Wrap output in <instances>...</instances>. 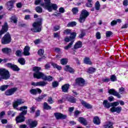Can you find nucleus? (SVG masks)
<instances>
[{
	"mask_svg": "<svg viewBox=\"0 0 128 128\" xmlns=\"http://www.w3.org/2000/svg\"><path fill=\"white\" fill-rule=\"evenodd\" d=\"M34 43L35 44H40V39H36L34 41Z\"/></svg>",
	"mask_w": 128,
	"mask_h": 128,
	"instance_id": "nucleus-62",
	"label": "nucleus"
},
{
	"mask_svg": "<svg viewBox=\"0 0 128 128\" xmlns=\"http://www.w3.org/2000/svg\"><path fill=\"white\" fill-rule=\"evenodd\" d=\"M8 30V25L6 22H5L4 26H2V28L0 30V38H2V34H6Z\"/></svg>",
	"mask_w": 128,
	"mask_h": 128,
	"instance_id": "nucleus-8",
	"label": "nucleus"
},
{
	"mask_svg": "<svg viewBox=\"0 0 128 128\" xmlns=\"http://www.w3.org/2000/svg\"><path fill=\"white\" fill-rule=\"evenodd\" d=\"M8 116H11L14 117V116H16V112H14L12 110H9L8 112Z\"/></svg>",
	"mask_w": 128,
	"mask_h": 128,
	"instance_id": "nucleus-50",
	"label": "nucleus"
},
{
	"mask_svg": "<svg viewBox=\"0 0 128 128\" xmlns=\"http://www.w3.org/2000/svg\"><path fill=\"white\" fill-rule=\"evenodd\" d=\"M52 66H54V68H57V70H62V66L58 65L52 62Z\"/></svg>",
	"mask_w": 128,
	"mask_h": 128,
	"instance_id": "nucleus-40",
	"label": "nucleus"
},
{
	"mask_svg": "<svg viewBox=\"0 0 128 128\" xmlns=\"http://www.w3.org/2000/svg\"><path fill=\"white\" fill-rule=\"evenodd\" d=\"M120 104V102H116L112 103H111V106H118Z\"/></svg>",
	"mask_w": 128,
	"mask_h": 128,
	"instance_id": "nucleus-56",
	"label": "nucleus"
},
{
	"mask_svg": "<svg viewBox=\"0 0 128 128\" xmlns=\"http://www.w3.org/2000/svg\"><path fill=\"white\" fill-rule=\"evenodd\" d=\"M45 70H50V65L48 64H47L44 66Z\"/></svg>",
	"mask_w": 128,
	"mask_h": 128,
	"instance_id": "nucleus-63",
	"label": "nucleus"
},
{
	"mask_svg": "<svg viewBox=\"0 0 128 128\" xmlns=\"http://www.w3.org/2000/svg\"><path fill=\"white\" fill-rule=\"evenodd\" d=\"M30 94H33L34 96H36L38 94H42V90L38 88H32L30 90Z\"/></svg>",
	"mask_w": 128,
	"mask_h": 128,
	"instance_id": "nucleus-18",
	"label": "nucleus"
},
{
	"mask_svg": "<svg viewBox=\"0 0 128 128\" xmlns=\"http://www.w3.org/2000/svg\"><path fill=\"white\" fill-rule=\"evenodd\" d=\"M84 64H90V66L92 64V62L90 61V59L88 57H86L84 58Z\"/></svg>",
	"mask_w": 128,
	"mask_h": 128,
	"instance_id": "nucleus-31",
	"label": "nucleus"
},
{
	"mask_svg": "<svg viewBox=\"0 0 128 128\" xmlns=\"http://www.w3.org/2000/svg\"><path fill=\"white\" fill-rule=\"evenodd\" d=\"M111 82H116V76L114 75L111 76L110 78Z\"/></svg>",
	"mask_w": 128,
	"mask_h": 128,
	"instance_id": "nucleus-52",
	"label": "nucleus"
},
{
	"mask_svg": "<svg viewBox=\"0 0 128 128\" xmlns=\"http://www.w3.org/2000/svg\"><path fill=\"white\" fill-rule=\"evenodd\" d=\"M70 88V84H66L62 86V90L63 92H68Z\"/></svg>",
	"mask_w": 128,
	"mask_h": 128,
	"instance_id": "nucleus-23",
	"label": "nucleus"
},
{
	"mask_svg": "<svg viewBox=\"0 0 128 128\" xmlns=\"http://www.w3.org/2000/svg\"><path fill=\"white\" fill-rule=\"evenodd\" d=\"M116 20H112L111 23H110V26H116Z\"/></svg>",
	"mask_w": 128,
	"mask_h": 128,
	"instance_id": "nucleus-64",
	"label": "nucleus"
},
{
	"mask_svg": "<svg viewBox=\"0 0 128 128\" xmlns=\"http://www.w3.org/2000/svg\"><path fill=\"white\" fill-rule=\"evenodd\" d=\"M2 44H8L12 42V36L10 33H7L4 35L1 40Z\"/></svg>",
	"mask_w": 128,
	"mask_h": 128,
	"instance_id": "nucleus-6",
	"label": "nucleus"
},
{
	"mask_svg": "<svg viewBox=\"0 0 128 128\" xmlns=\"http://www.w3.org/2000/svg\"><path fill=\"white\" fill-rule=\"evenodd\" d=\"M38 54L41 57L38 59V62H40L42 60H44V58H46L45 56H44V50L40 49L38 52Z\"/></svg>",
	"mask_w": 128,
	"mask_h": 128,
	"instance_id": "nucleus-19",
	"label": "nucleus"
},
{
	"mask_svg": "<svg viewBox=\"0 0 128 128\" xmlns=\"http://www.w3.org/2000/svg\"><path fill=\"white\" fill-rule=\"evenodd\" d=\"M81 104H82V106H84V108H86L90 109V108H92V106L91 104L84 102V100H82L81 101Z\"/></svg>",
	"mask_w": 128,
	"mask_h": 128,
	"instance_id": "nucleus-24",
	"label": "nucleus"
},
{
	"mask_svg": "<svg viewBox=\"0 0 128 128\" xmlns=\"http://www.w3.org/2000/svg\"><path fill=\"white\" fill-rule=\"evenodd\" d=\"M18 62L22 66H24L26 64V60H24V58H19L18 59Z\"/></svg>",
	"mask_w": 128,
	"mask_h": 128,
	"instance_id": "nucleus-37",
	"label": "nucleus"
},
{
	"mask_svg": "<svg viewBox=\"0 0 128 128\" xmlns=\"http://www.w3.org/2000/svg\"><path fill=\"white\" fill-rule=\"evenodd\" d=\"M60 62L62 66H66L68 62V59L66 58H64L60 60Z\"/></svg>",
	"mask_w": 128,
	"mask_h": 128,
	"instance_id": "nucleus-34",
	"label": "nucleus"
},
{
	"mask_svg": "<svg viewBox=\"0 0 128 128\" xmlns=\"http://www.w3.org/2000/svg\"><path fill=\"white\" fill-rule=\"evenodd\" d=\"M46 96V94H42V95L39 96L38 98H36V100L37 102H42Z\"/></svg>",
	"mask_w": 128,
	"mask_h": 128,
	"instance_id": "nucleus-33",
	"label": "nucleus"
},
{
	"mask_svg": "<svg viewBox=\"0 0 128 128\" xmlns=\"http://www.w3.org/2000/svg\"><path fill=\"white\" fill-rule=\"evenodd\" d=\"M6 66H8V68H12V70H14V72H18L20 70V68L15 64H14L12 63H8L6 64Z\"/></svg>",
	"mask_w": 128,
	"mask_h": 128,
	"instance_id": "nucleus-11",
	"label": "nucleus"
},
{
	"mask_svg": "<svg viewBox=\"0 0 128 128\" xmlns=\"http://www.w3.org/2000/svg\"><path fill=\"white\" fill-rule=\"evenodd\" d=\"M35 10L36 12H38V14H42V8L40 6H36Z\"/></svg>",
	"mask_w": 128,
	"mask_h": 128,
	"instance_id": "nucleus-43",
	"label": "nucleus"
},
{
	"mask_svg": "<svg viewBox=\"0 0 128 128\" xmlns=\"http://www.w3.org/2000/svg\"><path fill=\"white\" fill-rule=\"evenodd\" d=\"M71 32H72V30L70 29H66L64 31V34H71Z\"/></svg>",
	"mask_w": 128,
	"mask_h": 128,
	"instance_id": "nucleus-51",
	"label": "nucleus"
},
{
	"mask_svg": "<svg viewBox=\"0 0 128 128\" xmlns=\"http://www.w3.org/2000/svg\"><path fill=\"white\" fill-rule=\"evenodd\" d=\"M95 8L96 10H100V2L97 1L95 4Z\"/></svg>",
	"mask_w": 128,
	"mask_h": 128,
	"instance_id": "nucleus-44",
	"label": "nucleus"
},
{
	"mask_svg": "<svg viewBox=\"0 0 128 128\" xmlns=\"http://www.w3.org/2000/svg\"><path fill=\"white\" fill-rule=\"evenodd\" d=\"M22 50H17L15 53L16 56H22Z\"/></svg>",
	"mask_w": 128,
	"mask_h": 128,
	"instance_id": "nucleus-41",
	"label": "nucleus"
},
{
	"mask_svg": "<svg viewBox=\"0 0 128 128\" xmlns=\"http://www.w3.org/2000/svg\"><path fill=\"white\" fill-rule=\"evenodd\" d=\"M42 19L41 18H38L37 22L33 23V28L31 29V30L34 32H42Z\"/></svg>",
	"mask_w": 128,
	"mask_h": 128,
	"instance_id": "nucleus-3",
	"label": "nucleus"
},
{
	"mask_svg": "<svg viewBox=\"0 0 128 128\" xmlns=\"http://www.w3.org/2000/svg\"><path fill=\"white\" fill-rule=\"evenodd\" d=\"M124 90H124V87H121L120 88H119V92L121 94H122L124 92Z\"/></svg>",
	"mask_w": 128,
	"mask_h": 128,
	"instance_id": "nucleus-57",
	"label": "nucleus"
},
{
	"mask_svg": "<svg viewBox=\"0 0 128 128\" xmlns=\"http://www.w3.org/2000/svg\"><path fill=\"white\" fill-rule=\"evenodd\" d=\"M18 88H12L6 90L5 92V94L6 96H12V94H14V92H16Z\"/></svg>",
	"mask_w": 128,
	"mask_h": 128,
	"instance_id": "nucleus-14",
	"label": "nucleus"
},
{
	"mask_svg": "<svg viewBox=\"0 0 128 128\" xmlns=\"http://www.w3.org/2000/svg\"><path fill=\"white\" fill-rule=\"evenodd\" d=\"M43 80H48V82H52L54 80V77L48 76H46V75H44V78H43Z\"/></svg>",
	"mask_w": 128,
	"mask_h": 128,
	"instance_id": "nucleus-32",
	"label": "nucleus"
},
{
	"mask_svg": "<svg viewBox=\"0 0 128 128\" xmlns=\"http://www.w3.org/2000/svg\"><path fill=\"white\" fill-rule=\"evenodd\" d=\"M96 69L94 68H90L88 69V72L89 74H94V72H96Z\"/></svg>",
	"mask_w": 128,
	"mask_h": 128,
	"instance_id": "nucleus-45",
	"label": "nucleus"
},
{
	"mask_svg": "<svg viewBox=\"0 0 128 128\" xmlns=\"http://www.w3.org/2000/svg\"><path fill=\"white\" fill-rule=\"evenodd\" d=\"M80 114V112L79 110H77L75 111L74 116H76V118H78V114Z\"/></svg>",
	"mask_w": 128,
	"mask_h": 128,
	"instance_id": "nucleus-61",
	"label": "nucleus"
},
{
	"mask_svg": "<svg viewBox=\"0 0 128 128\" xmlns=\"http://www.w3.org/2000/svg\"><path fill=\"white\" fill-rule=\"evenodd\" d=\"M44 3H40L42 0H36L35 1V4L38 6L40 4L41 6H42L44 10H46L49 12H52V10H58V5L56 4H52L50 2V0H44Z\"/></svg>",
	"mask_w": 128,
	"mask_h": 128,
	"instance_id": "nucleus-1",
	"label": "nucleus"
},
{
	"mask_svg": "<svg viewBox=\"0 0 128 128\" xmlns=\"http://www.w3.org/2000/svg\"><path fill=\"white\" fill-rule=\"evenodd\" d=\"M16 2V0H12L7 2L6 6L8 10H12V8H14V4Z\"/></svg>",
	"mask_w": 128,
	"mask_h": 128,
	"instance_id": "nucleus-16",
	"label": "nucleus"
},
{
	"mask_svg": "<svg viewBox=\"0 0 128 128\" xmlns=\"http://www.w3.org/2000/svg\"><path fill=\"white\" fill-rule=\"evenodd\" d=\"M10 86L8 85H2L0 86V90L1 92H4L6 90H8V88Z\"/></svg>",
	"mask_w": 128,
	"mask_h": 128,
	"instance_id": "nucleus-38",
	"label": "nucleus"
},
{
	"mask_svg": "<svg viewBox=\"0 0 128 128\" xmlns=\"http://www.w3.org/2000/svg\"><path fill=\"white\" fill-rule=\"evenodd\" d=\"M90 14L86 10H84L82 11L81 14H80V17L78 19L79 22L80 23L84 22L86 21V19L88 16Z\"/></svg>",
	"mask_w": 128,
	"mask_h": 128,
	"instance_id": "nucleus-7",
	"label": "nucleus"
},
{
	"mask_svg": "<svg viewBox=\"0 0 128 128\" xmlns=\"http://www.w3.org/2000/svg\"><path fill=\"white\" fill-rule=\"evenodd\" d=\"M108 92L110 94H112V96H117L118 98H122V96H120V94L118 93V92H116L114 89H109L108 90Z\"/></svg>",
	"mask_w": 128,
	"mask_h": 128,
	"instance_id": "nucleus-12",
	"label": "nucleus"
},
{
	"mask_svg": "<svg viewBox=\"0 0 128 128\" xmlns=\"http://www.w3.org/2000/svg\"><path fill=\"white\" fill-rule=\"evenodd\" d=\"M78 120L84 126L88 125V122L86 121V118L82 117L79 118Z\"/></svg>",
	"mask_w": 128,
	"mask_h": 128,
	"instance_id": "nucleus-26",
	"label": "nucleus"
},
{
	"mask_svg": "<svg viewBox=\"0 0 128 128\" xmlns=\"http://www.w3.org/2000/svg\"><path fill=\"white\" fill-rule=\"evenodd\" d=\"M52 88H58V86L59 84L58 81H54L52 82Z\"/></svg>",
	"mask_w": 128,
	"mask_h": 128,
	"instance_id": "nucleus-49",
	"label": "nucleus"
},
{
	"mask_svg": "<svg viewBox=\"0 0 128 128\" xmlns=\"http://www.w3.org/2000/svg\"><path fill=\"white\" fill-rule=\"evenodd\" d=\"M30 48L28 46H26L24 49V56H30Z\"/></svg>",
	"mask_w": 128,
	"mask_h": 128,
	"instance_id": "nucleus-25",
	"label": "nucleus"
},
{
	"mask_svg": "<svg viewBox=\"0 0 128 128\" xmlns=\"http://www.w3.org/2000/svg\"><path fill=\"white\" fill-rule=\"evenodd\" d=\"M10 22L14 24H16L18 22V18L16 16H12L10 18Z\"/></svg>",
	"mask_w": 128,
	"mask_h": 128,
	"instance_id": "nucleus-36",
	"label": "nucleus"
},
{
	"mask_svg": "<svg viewBox=\"0 0 128 128\" xmlns=\"http://www.w3.org/2000/svg\"><path fill=\"white\" fill-rule=\"evenodd\" d=\"M104 128H114L112 123L111 122H106L104 125Z\"/></svg>",
	"mask_w": 128,
	"mask_h": 128,
	"instance_id": "nucleus-30",
	"label": "nucleus"
},
{
	"mask_svg": "<svg viewBox=\"0 0 128 128\" xmlns=\"http://www.w3.org/2000/svg\"><path fill=\"white\" fill-rule=\"evenodd\" d=\"M31 84L34 86H46L48 84V82L46 81H40L36 82H32Z\"/></svg>",
	"mask_w": 128,
	"mask_h": 128,
	"instance_id": "nucleus-10",
	"label": "nucleus"
},
{
	"mask_svg": "<svg viewBox=\"0 0 128 128\" xmlns=\"http://www.w3.org/2000/svg\"><path fill=\"white\" fill-rule=\"evenodd\" d=\"M93 122L95 124H100V118L98 116L94 117Z\"/></svg>",
	"mask_w": 128,
	"mask_h": 128,
	"instance_id": "nucleus-29",
	"label": "nucleus"
},
{
	"mask_svg": "<svg viewBox=\"0 0 128 128\" xmlns=\"http://www.w3.org/2000/svg\"><path fill=\"white\" fill-rule=\"evenodd\" d=\"M76 84L80 86H84L86 84L84 79L82 78H78L76 80Z\"/></svg>",
	"mask_w": 128,
	"mask_h": 128,
	"instance_id": "nucleus-13",
	"label": "nucleus"
},
{
	"mask_svg": "<svg viewBox=\"0 0 128 128\" xmlns=\"http://www.w3.org/2000/svg\"><path fill=\"white\" fill-rule=\"evenodd\" d=\"M44 110H51L52 106H50L48 104L46 103V102H44Z\"/></svg>",
	"mask_w": 128,
	"mask_h": 128,
	"instance_id": "nucleus-39",
	"label": "nucleus"
},
{
	"mask_svg": "<svg viewBox=\"0 0 128 128\" xmlns=\"http://www.w3.org/2000/svg\"><path fill=\"white\" fill-rule=\"evenodd\" d=\"M76 26V22H69L67 24V26H68V28H70V26H72V27Z\"/></svg>",
	"mask_w": 128,
	"mask_h": 128,
	"instance_id": "nucleus-46",
	"label": "nucleus"
},
{
	"mask_svg": "<svg viewBox=\"0 0 128 128\" xmlns=\"http://www.w3.org/2000/svg\"><path fill=\"white\" fill-rule=\"evenodd\" d=\"M70 36V38L72 40H74L76 38V33L73 32L71 33Z\"/></svg>",
	"mask_w": 128,
	"mask_h": 128,
	"instance_id": "nucleus-48",
	"label": "nucleus"
},
{
	"mask_svg": "<svg viewBox=\"0 0 128 128\" xmlns=\"http://www.w3.org/2000/svg\"><path fill=\"white\" fill-rule=\"evenodd\" d=\"M28 106H23L20 108L19 110L22 112L20 114L19 116L16 118V122H24L26 120V117L24 116L28 113Z\"/></svg>",
	"mask_w": 128,
	"mask_h": 128,
	"instance_id": "nucleus-2",
	"label": "nucleus"
},
{
	"mask_svg": "<svg viewBox=\"0 0 128 128\" xmlns=\"http://www.w3.org/2000/svg\"><path fill=\"white\" fill-rule=\"evenodd\" d=\"M0 76L2 80H8L10 77V72L4 68H0Z\"/></svg>",
	"mask_w": 128,
	"mask_h": 128,
	"instance_id": "nucleus-5",
	"label": "nucleus"
},
{
	"mask_svg": "<svg viewBox=\"0 0 128 128\" xmlns=\"http://www.w3.org/2000/svg\"><path fill=\"white\" fill-rule=\"evenodd\" d=\"M40 70H42V68L40 67L34 66L33 68V71L34 72L33 74L34 78H37L38 80L42 78V80H44V74L42 72H40Z\"/></svg>",
	"mask_w": 128,
	"mask_h": 128,
	"instance_id": "nucleus-4",
	"label": "nucleus"
},
{
	"mask_svg": "<svg viewBox=\"0 0 128 128\" xmlns=\"http://www.w3.org/2000/svg\"><path fill=\"white\" fill-rule=\"evenodd\" d=\"M122 108L121 106H112L110 111L111 112H116L117 114H120V112H122Z\"/></svg>",
	"mask_w": 128,
	"mask_h": 128,
	"instance_id": "nucleus-17",
	"label": "nucleus"
},
{
	"mask_svg": "<svg viewBox=\"0 0 128 128\" xmlns=\"http://www.w3.org/2000/svg\"><path fill=\"white\" fill-rule=\"evenodd\" d=\"M24 103V100L22 98L17 99L13 102V107L14 108H16L18 106H20V104H22Z\"/></svg>",
	"mask_w": 128,
	"mask_h": 128,
	"instance_id": "nucleus-9",
	"label": "nucleus"
},
{
	"mask_svg": "<svg viewBox=\"0 0 128 128\" xmlns=\"http://www.w3.org/2000/svg\"><path fill=\"white\" fill-rule=\"evenodd\" d=\"M64 70H65V72H69L70 74H74V69L70 68L68 65L65 66Z\"/></svg>",
	"mask_w": 128,
	"mask_h": 128,
	"instance_id": "nucleus-22",
	"label": "nucleus"
},
{
	"mask_svg": "<svg viewBox=\"0 0 128 128\" xmlns=\"http://www.w3.org/2000/svg\"><path fill=\"white\" fill-rule=\"evenodd\" d=\"M103 106L106 108H110L112 106V103L108 102V100H104L103 102Z\"/></svg>",
	"mask_w": 128,
	"mask_h": 128,
	"instance_id": "nucleus-27",
	"label": "nucleus"
},
{
	"mask_svg": "<svg viewBox=\"0 0 128 128\" xmlns=\"http://www.w3.org/2000/svg\"><path fill=\"white\" fill-rule=\"evenodd\" d=\"M68 102H72V104H75L76 102V100L74 97L73 96H70L68 98Z\"/></svg>",
	"mask_w": 128,
	"mask_h": 128,
	"instance_id": "nucleus-35",
	"label": "nucleus"
},
{
	"mask_svg": "<svg viewBox=\"0 0 128 128\" xmlns=\"http://www.w3.org/2000/svg\"><path fill=\"white\" fill-rule=\"evenodd\" d=\"M84 36H86V32L82 30V31L81 34L79 35L78 37L80 38H84Z\"/></svg>",
	"mask_w": 128,
	"mask_h": 128,
	"instance_id": "nucleus-54",
	"label": "nucleus"
},
{
	"mask_svg": "<svg viewBox=\"0 0 128 128\" xmlns=\"http://www.w3.org/2000/svg\"><path fill=\"white\" fill-rule=\"evenodd\" d=\"M82 46V42L80 41H78L76 42L74 46V47L72 48L74 52H76L75 50H78V48H80Z\"/></svg>",
	"mask_w": 128,
	"mask_h": 128,
	"instance_id": "nucleus-21",
	"label": "nucleus"
},
{
	"mask_svg": "<svg viewBox=\"0 0 128 128\" xmlns=\"http://www.w3.org/2000/svg\"><path fill=\"white\" fill-rule=\"evenodd\" d=\"M28 124L30 128H34L38 126V122L28 120Z\"/></svg>",
	"mask_w": 128,
	"mask_h": 128,
	"instance_id": "nucleus-20",
	"label": "nucleus"
},
{
	"mask_svg": "<svg viewBox=\"0 0 128 128\" xmlns=\"http://www.w3.org/2000/svg\"><path fill=\"white\" fill-rule=\"evenodd\" d=\"M60 28V26L57 25L54 27V32H56Z\"/></svg>",
	"mask_w": 128,
	"mask_h": 128,
	"instance_id": "nucleus-60",
	"label": "nucleus"
},
{
	"mask_svg": "<svg viewBox=\"0 0 128 128\" xmlns=\"http://www.w3.org/2000/svg\"><path fill=\"white\" fill-rule=\"evenodd\" d=\"M112 34V32L110 31H107L106 32V38H110Z\"/></svg>",
	"mask_w": 128,
	"mask_h": 128,
	"instance_id": "nucleus-55",
	"label": "nucleus"
},
{
	"mask_svg": "<svg viewBox=\"0 0 128 128\" xmlns=\"http://www.w3.org/2000/svg\"><path fill=\"white\" fill-rule=\"evenodd\" d=\"M48 102L50 104H52L54 102V101L52 100V97H49L48 100Z\"/></svg>",
	"mask_w": 128,
	"mask_h": 128,
	"instance_id": "nucleus-53",
	"label": "nucleus"
},
{
	"mask_svg": "<svg viewBox=\"0 0 128 128\" xmlns=\"http://www.w3.org/2000/svg\"><path fill=\"white\" fill-rule=\"evenodd\" d=\"M73 14H77L78 13V8L75 7L72 8Z\"/></svg>",
	"mask_w": 128,
	"mask_h": 128,
	"instance_id": "nucleus-47",
	"label": "nucleus"
},
{
	"mask_svg": "<svg viewBox=\"0 0 128 128\" xmlns=\"http://www.w3.org/2000/svg\"><path fill=\"white\" fill-rule=\"evenodd\" d=\"M110 80V79L108 78H106L102 79V82H108Z\"/></svg>",
	"mask_w": 128,
	"mask_h": 128,
	"instance_id": "nucleus-58",
	"label": "nucleus"
},
{
	"mask_svg": "<svg viewBox=\"0 0 128 128\" xmlns=\"http://www.w3.org/2000/svg\"><path fill=\"white\" fill-rule=\"evenodd\" d=\"M72 44H74V41H72L68 44V46H65L64 47V50H69V48H72Z\"/></svg>",
	"mask_w": 128,
	"mask_h": 128,
	"instance_id": "nucleus-42",
	"label": "nucleus"
},
{
	"mask_svg": "<svg viewBox=\"0 0 128 128\" xmlns=\"http://www.w3.org/2000/svg\"><path fill=\"white\" fill-rule=\"evenodd\" d=\"M54 116L56 118V120H64L66 118V115H64L59 112L54 113Z\"/></svg>",
	"mask_w": 128,
	"mask_h": 128,
	"instance_id": "nucleus-15",
	"label": "nucleus"
},
{
	"mask_svg": "<svg viewBox=\"0 0 128 128\" xmlns=\"http://www.w3.org/2000/svg\"><path fill=\"white\" fill-rule=\"evenodd\" d=\"M2 52L4 54H9L12 52V49L8 48H5L2 49Z\"/></svg>",
	"mask_w": 128,
	"mask_h": 128,
	"instance_id": "nucleus-28",
	"label": "nucleus"
},
{
	"mask_svg": "<svg viewBox=\"0 0 128 128\" xmlns=\"http://www.w3.org/2000/svg\"><path fill=\"white\" fill-rule=\"evenodd\" d=\"M96 38H97V40H100V38H102L100 36V32H97L96 33Z\"/></svg>",
	"mask_w": 128,
	"mask_h": 128,
	"instance_id": "nucleus-59",
	"label": "nucleus"
}]
</instances>
